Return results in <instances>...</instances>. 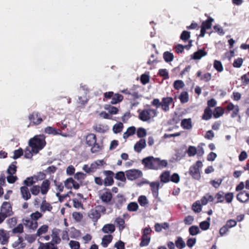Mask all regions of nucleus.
I'll use <instances>...</instances> for the list:
<instances>
[{
	"instance_id": "35",
	"label": "nucleus",
	"mask_w": 249,
	"mask_h": 249,
	"mask_svg": "<svg viewBox=\"0 0 249 249\" xmlns=\"http://www.w3.org/2000/svg\"><path fill=\"white\" fill-rule=\"evenodd\" d=\"M175 245L178 249H182L185 247V243L181 237H178L175 241Z\"/></svg>"
},
{
	"instance_id": "14",
	"label": "nucleus",
	"mask_w": 249,
	"mask_h": 249,
	"mask_svg": "<svg viewBox=\"0 0 249 249\" xmlns=\"http://www.w3.org/2000/svg\"><path fill=\"white\" fill-rule=\"evenodd\" d=\"M237 199L241 202H246L249 200V193L244 191L237 195Z\"/></svg>"
},
{
	"instance_id": "15",
	"label": "nucleus",
	"mask_w": 249,
	"mask_h": 249,
	"mask_svg": "<svg viewBox=\"0 0 249 249\" xmlns=\"http://www.w3.org/2000/svg\"><path fill=\"white\" fill-rule=\"evenodd\" d=\"M50 182L49 180H44L40 187V190L42 195H46L50 189Z\"/></svg>"
},
{
	"instance_id": "41",
	"label": "nucleus",
	"mask_w": 249,
	"mask_h": 249,
	"mask_svg": "<svg viewBox=\"0 0 249 249\" xmlns=\"http://www.w3.org/2000/svg\"><path fill=\"white\" fill-rule=\"evenodd\" d=\"M150 241V237L148 236L142 235V241L140 244L141 247H145L148 245Z\"/></svg>"
},
{
	"instance_id": "52",
	"label": "nucleus",
	"mask_w": 249,
	"mask_h": 249,
	"mask_svg": "<svg viewBox=\"0 0 249 249\" xmlns=\"http://www.w3.org/2000/svg\"><path fill=\"white\" fill-rule=\"evenodd\" d=\"M36 234H25L24 238L29 243H32L36 240Z\"/></svg>"
},
{
	"instance_id": "23",
	"label": "nucleus",
	"mask_w": 249,
	"mask_h": 249,
	"mask_svg": "<svg viewBox=\"0 0 249 249\" xmlns=\"http://www.w3.org/2000/svg\"><path fill=\"white\" fill-rule=\"evenodd\" d=\"M52 209L53 207L50 203L47 202L45 199L42 201L40 205V210L42 212L44 213L46 211L50 212Z\"/></svg>"
},
{
	"instance_id": "18",
	"label": "nucleus",
	"mask_w": 249,
	"mask_h": 249,
	"mask_svg": "<svg viewBox=\"0 0 249 249\" xmlns=\"http://www.w3.org/2000/svg\"><path fill=\"white\" fill-rule=\"evenodd\" d=\"M44 132L48 134L58 135L59 134H60V129L52 126H47L45 128Z\"/></svg>"
},
{
	"instance_id": "16",
	"label": "nucleus",
	"mask_w": 249,
	"mask_h": 249,
	"mask_svg": "<svg viewBox=\"0 0 249 249\" xmlns=\"http://www.w3.org/2000/svg\"><path fill=\"white\" fill-rule=\"evenodd\" d=\"M89 216L93 222H96L100 218L101 214L97 210L92 209L89 213Z\"/></svg>"
},
{
	"instance_id": "62",
	"label": "nucleus",
	"mask_w": 249,
	"mask_h": 249,
	"mask_svg": "<svg viewBox=\"0 0 249 249\" xmlns=\"http://www.w3.org/2000/svg\"><path fill=\"white\" fill-rule=\"evenodd\" d=\"M42 214L38 211L36 212L35 213H32L31 214V219L33 220H35L36 221L39 218L42 217Z\"/></svg>"
},
{
	"instance_id": "9",
	"label": "nucleus",
	"mask_w": 249,
	"mask_h": 249,
	"mask_svg": "<svg viewBox=\"0 0 249 249\" xmlns=\"http://www.w3.org/2000/svg\"><path fill=\"white\" fill-rule=\"evenodd\" d=\"M104 174L106 176L104 179V185L108 186L112 185L114 183L113 176L114 173L112 171L106 170L103 172Z\"/></svg>"
},
{
	"instance_id": "11",
	"label": "nucleus",
	"mask_w": 249,
	"mask_h": 249,
	"mask_svg": "<svg viewBox=\"0 0 249 249\" xmlns=\"http://www.w3.org/2000/svg\"><path fill=\"white\" fill-rule=\"evenodd\" d=\"M112 198V195L109 191H106L104 192L100 196V198L101 199L102 202L106 204H109Z\"/></svg>"
},
{
	"instance_id": "59",
	"label": "nucleus",
	"mask_w": 249,
	"mask_h": 249,
	"mask_svg": "<svg viewBox=\"0 0 249 249\" xmlns=\"http://www.w3.org/2000/svg\"><path fill=\"white\" fill-rule=\"evenodd\" d=\"M146 135V130L142 127L139 128L137 130V136L139 138H143Z\"/></svg>"
},
{
	"instance_id": "4",
	"label": "nucleus",
	"mask_w": 249,
	"mask_h": 249,
	"mask_svg": "<svg viewBox=\"0 0 249 249\" xmlns=\"http://www.w3.org/2000/svg\"><path fill=\"white\" fill-rule=\"evenodd\" d=\"M202 166V162L200 160H198L195 164L190 166L189 173L194 179L199 180L201 176L199 169L201 168Z\"/></svg>"
},
{
	"instance_id": "24",
	"label": "nucleus",
	"mask_w": 249,
	"mask_h": 249,
	"mask_svg": "<svg viewBox=\"0 0 249 249\" xmlns=\"http://www.w3.org/2000/svg\"><path fill=\"white\" fill-rule=\"evenodd\" d=\"M181 126L184 129H191L192 127L191 119L190 118L183 119L181 122Z\"/></svg>"
},
{
	"instance_id": "34",
	"label": "nucleus",
	"mask_w": 249,
	"mask_h": 249,
	"mask_svg": "<svg viewBox=\"0 0 249 249\" xmlns=\"http://www.w3.org/2000/svg\"><path fill=\"white\" fill-rule=\"evenodd\" d=\"M139 205L137 202H131L128 204L127 209L129 212H136L138 210Z\"/></svg>"
},
{
	"instance_id": "45",
	"label": "nucleus",
	"mask_w": 249,
	"mask_h": 249,
	"mask_svg": "<svg viewBox=\"0 0 249 249\" xmlns=\"http://www.w3.org/2000/svg\"><path fill=\"white\" fill-rule=\"evenodd\" d=\"M138 202L141 206L144 207L148 203V201L145 196H140L138 198Z\"/></svg>"
},
{
	"instance_id": "2",
	"label": "nucleus",
	"mask_w": 249,
	"mask_h": 249,
	"mask_svg": "<svg viewBox=\"0 0 249 249\" xmlns=\"http://www.w3.org/2000/svg\"><path fill=\"white\" fill-rule=\"evenodd\" d=\"M138 112L139 113V119L143 122H148L151 118H154L158 115V111L155 109H144L142 111L139 109Z\"/></svg>"
},
{
	"instance_id": "30",
	"label": "nucleus",
	"mask_w": 249,
	"mask_h": 249,
	"mask_svg": "<svg viewBox=\"0 0 249 249\" xmlns=\"http://www.w3.org/2000/svg\"><path fill=\"white\" fill-rule=\"evenodd\" d=\"M170 172L165 171L160 176V181L164 183H167L170 181Z\"/></svg>"
},
{
	"instance_id": "57",
	"label": "nucleus",
	"mask_w": 249,
	"mask_h": 249,
	"mask_svg": "<svg viewBox=\"0 0 249 249\" xmlns=\"http://www.w3.org/2000/svg\"><path fill=\"white\" fill-rule=\"evenodd\" d=\"M205 144L203 143H200L198 146L196 148V154H197L199 156H202L204 153V150L203 148V146Z\"/></svg>"
},
{
	"instance_id": "55",
	"label": "nucleus",
	"mask_w": 249,
	"mask_h": 249,
	"mask_svg": "<svg viewBox=\"0 0 249 249\" xmlns=\"http://www.w3.org/2000/svg\"><path fill=\"white\" fill-rule=\"evenodd\" d=\"M158 74L163 77L164 79L169 78L168 72L166 69H160L159 70Z\"/></svg>"
},
{
	"instance_id": "40",
	"label": "nucleus",
	"mask_w": 249,
	"mask_h": 249,
	"mask_svg": "<svg viewBox=\"0 0 249 249\" xmlns=\"http://www.w3.org/2000/svg\"><path fill=\"white\" fill-rule=\"evenodd\" d=\"M115 178L122 182H125L126 180L124 173L123 171H119L116 173L115 176Z\"/></svg>"
},
{
	"instance_id": "48",
	"label": "nucleus",
	"mask_w": 249,
	"mask_h": 249,
	"mask_svg": "<svg viewBox=\"0 0 249 249\" xmlns=\"http://www.w3.org/2000/svg\"><path fill=\"white\" fill-rule=\"evenodd\" d=\"M224 192L220 191L216 194L215 197L217 198V201L215 203L223 202L224 199Z\"/></svg>"
},
{
	"instance_id": "33",
	"label": "nucleus",
	"mask_w": 249,
	"mask_h": 249,
	"mask_svg": "<svg viewBox=\"0 0 249 249\" xmlns=\"http://www.w3.org/2000/svg\"><path fill=\"white\" fill-rule=\"evenodd\" d=\"M189 232L191 235L195 236L200 232L198 226L193 225L189 228Z\"/></svg>"
},
{
	"instance_id": "38",
	"label": "nucleus",
	"mask_w": 249,
	"mask_h": 249,
	"mask_svg": "<svg viewBox=\"0 0 249 249\" xmlns=\"http://www.w3.org/2000/svg\"><path fill=\"white\" fill-rule=\"evenodd\" d=\"M48 230V226L47 225H43L41 226L37 231L36 235L39 236L47 232Z\"/></svg>"
},
{
	"instance_id": "37",
	"label": "nucleus",
	"mask_w": 249,
	"mask_h": 249,
	"mask_svg": "<svg viewBox=\"0 0 249 249\" xmlns=\"http://www.w3.org/2000/svg\"><path fill=\"white\" fill-rule=\"evenodd\" d=\"M224 113V110L221 107H217L215 108L213 112V117L215 118H218L221 116Z\"/></svg>"
},
{
	"instance_id": "20",
	"label": "nucleus",
	"mask_w": 249,
	"mask_h": 249,
	"mask_svg": "<svg viewBox=\"0 0 249 249\" xmlns=\"http://www.w3.org/2000/svg\"><path fill=\"white\" fill-rule=\"evenodd\" d=\"M86 143L89 146H92L93 144L96 142V135L94 134H88L86 139Z\"/></svg>"
},
{
	"instance_id": "54",
	"label": "nucleus",
	"mask_w": 249,
	"mask_h": 249,
	"mask_svg": "<svg viewBox=\"0 0 249 249\" xmlns=\"http://www.w3.org/2000/svg\"><path fill=\"white\" fill-rule=\"evenodd\" d=\"M115 222L117 223V225H118L119 227V229L120 230H122L124 229V219L121 217H118L116 219Z\"/></svg>"
},
{
	"instance_id": "28",
	"label": "nucleus",
	"mask_w": 249,
	"mask_h": 249,
	"mask_svg": "<svg viewBox=\"0 0 249 249\" xmlns=\"http://www.w3.org/2000/svg\"><path fill=\"white\" fill-rule=\"evenodd\" d=\"M212 110L209 107H207L204 112V114L202 117V118L205 120H210L212 116Z\"/></svg>"
},
{
	"instance_id": "7",
	"label": "nucleus",
	"mask_w": 249,
	"mask_h": 249,
	"mask_svg": "<svg viewBox=\"0 0 249 249\" xmlns=\"http://www.w3.org/2000/svg\"><path fill=\"white\" fill-rule=\"evenodd\" d=\"M6 217L12 216L13 214L12 205L9 202H3L0 207V211Z\"/></svg>"
},
{
	"instance_id": "17",
	"label": "nucleus",
	"mask_w": 249,
	"mask_h": 249,
	"mask_svg": "<svg viewBox=\"0 0 249 249\" xmlns=\"http://www.w3.org/2000/svg\"><path fill=\"white\" fill-rule=\"evenodd\" d=\"M20 190L22 197L24 200H27L31 198V194L27 186H22L20 187Z\"/></svg>"
},
{
	"instance_id": "58",
	"label": "nucleus",
	"mask_w": 249,
	"mask_h": 249,
	"mask_svg": "<svg viewBox=\"0 0 249 249\" xmlns=\"http://www.w3.org/2000/svg\"><path fill=\"white\" fill-rule=\"evenodd\" d=\"M243 62V60L242 58H238L235 59L233 63V66L235 68H240Z\"/></svg>"
},
{
	"instance_id": "10",
	"label": "nucleus",
	"mask_w": 249,
	"mask_h": 249,
	"mask_svg": "<svg viewBox=\"0 0 249 249\" xmlns=\"http://www.w3.org/2000/svg\"><path fill=\"white\" fill-rule=\"evenodd\" d=\"M9 238V232L3 229H0V243L2 245L6 244L8 242Z\"/></svg>"
},
{
	"instance_id": "56",
	"label": "nucleus",
	"mask_w": 249,
	"mask_h": 249,
	"mask_svg": "<svg viewBox=\"0 0 249 249\" xmlns=\"http://www.w3.org/2000/svg\"><path fill=\"white\" fill-rule=\"evenodd\" d=\"M33 195L37 196L40 192V187L38 185H33L30 189Z\"/></svg>"
},
{
	"instance_id": "22",
	"label": "nucleus",
	"mask_w": 249,
	"mask_h": 249,
	"mask_svg": "<svg viewBox=\"0 0 249 249\" xmlns=\"http://www.w3.org/2000/svg\"><path fill=\"white\" fill-rule=\"evenodd\" d=\"M24 225L32 230L36 229L38 226L37 222L32 219L25 220Z\"/></svg>"
},
{
	"instance_id": "64",
	"label": "nucleus",
	"mask_w": 249,
	"mask_h": 249,
	"mask_svg": "<svg viewBox=\"0 0 249 249\" xmlns=\"http://www.w3.org/2000/svg\"><path fill=\"white\" fill-rule=\"evenodd\" d=\"M44 247L45 248V249H58L56 245L52 242L44 244Z\"/></svg>"
},
{
	"instance_id": "32",
	"label": "nucleus",
	"mask_w": 249,
	"mask_h": 249,
	"mask_svg": "<svg viewBox=\"0 0 249 249\" xmlns=\"http://www.w3.org/2000/svg\"><path fill=\"white\" fill-rule=\"evenodd\" d=\"M104 108L106 110H107L111 114H116L119 111L117 107L109 104L105 105Z\"/></svg>"
},
{
	"instance_id": "49",
	"label": "nucleus",
	"mask_w": 249,
	"mask_h": 249,
	"mask_svg": "<svg viewBox=\"0 0 249 249\" xmlns=\"http://www.w3.org/2000/svg\"><path fill=\"white\" fill-rule=\"evenodd\" d=\"M210 223L208 221H203L199 223V227L202 230H207L210 228Z\"/></svg>"
},
{
	"instance_id": "3",
	"label": "nucleus",
	"mask_w": 249,
	"mask_h": 249,
	"mask_svg": "<svg viewBox=\"0 0 249 249\" xmlns=\"http://www.w3.org/2000/svg\"><path fill=\"white\" fill-rule=\"evenodd\" d=\"M28 118L30 122V124L38 125L46 119V116L37 111H34L29 114Z\"/></svg>"
},
{
	"instance_id": "36",
	"label": "nucleus",
	"mask_w": 249,
	"mask_h": 249,
	"mask_svg": "<svg viewBox=\"0 0 249 249\" xmlns=\"http://www.w3.org/2000/svg\"><path fill=\"white\" fill-rule=\"evenodd\" d=\"M201 205L202 204L200 203V201L197 200L192 205L193 210L197 213L200 212L202 210Z\"/></svg>"
},
{
	"instance_id": "47",
	"label": "nucleus",
	"mask_w": 249,
	"mask_h": 249,
	"mask_svg": "<svg viewBox=\"0 0 249 249\" xmlns=\"http://www.w3.org/2000/svg\"><path fill=\"white\" fill-rule=\"evenodd\" d=\"M36 182L34 180V178L33 177H28L23 181V184L25 186H30Z\"/></svg>"
},
{
	"instance_id": "61",
	"label": "nucleus",
	"mask_w": 249,
	"mask_h": 249,
	"mask_svg": "<svg viewBox=\"0 0 249 249\" xmlns=\"http://www.w3.org/2000/svg\"><path fill=\"white\" fill-rule=\"evenodd\" d=\"M196 243V238H189L187 240V245L190 248H192Z\"/></svg>"
},
{
	"instance_id": "39",
	"label": "nucleus",
	"mask_w": 249,
	"mask_h": 249,
	"mask_svg": "<svg viewBox=\"0 0 249 249\" xmlns=\"http://www.w3.org/2000/svg\"><path fill=\"white\" fill-rule=\"evenodd\" d=\"M123 128V124L119 122V123L116 124L113 126V131L114 133L117 134L121 132L122 131Z\"/></svg>"
},
{
	"instance_id": "42",
	"label": "nucleus",
	"mask_w": 249,
	"mask_h": 249,
	"mask_svg": "<svg viewBox=\"0 0 249 249\" xmlns=\"http://www.w3.org/2000/svg\"><path fill=\"white\" fill-rule=\"evenodd\" d=\"M163 57L165 61L166 62H170L172 61L174 58L173 54L168 51L164 53Z\"/></svg>"
},
{
	"instance_id": "13",
	"label": "nucleus",
	"mask_w": 249,
	"mask_h": 249,
	"mask_svg": "<svg viewBox=\"0 0 249 249\" xmlns=\"http://www.w3.org/2000/svg\"><path fill=\"white\" fill-rule=\"evenodd\" d=\"M146 145V144L145 139H141L134 145V149L136 152L140 153L142 149L145 147Z\"/></svg>"
},
{
	"instance_id": "8",
	"label": "nucleus",
	"mask_w": 249,
	"mask_h": 249,
	"mask_svg": "<svg viewBox=\"0 0 249 249\" xmlns=\"http://www.w3.org/2000/svg\"><path fill=\"white\" fill-rule=\"evenodd\" d=\"M171 104H174L173 98L171 97H163L161 101V107L164 112H167L169 110V107ZM174 105H173V107Z\"/></svg>"
},
{
	"instance_id": "27",
	"label": "nucleus",
	"mask_w": 249,
	"mask_h": 249,
	"mask_svg": "<svg viewBox=\"0 0 249 249\" xmlns=\"http://www.w3.org/2000/svg\"><path fill=\"white\" fill-rule=\"evenodd\" d=\"M156 162L157 163L156 165V170L161 168L165 167L168 164V162L166 160H160V158H156Z\"/></svg>"
},
{
	"instance_id": "6",
	"label": "nucleus",
	"mask_w": 249,
	"mask_h": 249,
	"mask_svg": "<svg viewBox=\"0 0 249 249\" xmlns=\"http://www.w3.org/2000/svg\"><path fill=\"white\" fill-rule=\"evenodd\" d=\"M127 178L130 180L136 179L142 176V172L138 169H130L125 171Z\"/></svg>"
},
{
	"instance_id": "46",
	"label": "nucleus",
	"mask_w": 249,
	"mask_h": 249,
	"mask_svg": "<svg viewBox=\"0 0 249 249\" xmlns=\"http://www.w3.org/2000/svg\"><path fill=\"white\" fill-rule=\"evenodd\" d=\"M213 67L218 72H221L223 70V68L221 62L218 60H214L213 63Z\"/></svg>"
},
{
	"instance_id": "43",
	"label": "nucleus",
	"mask_w": 249,
	"mask_h": 249,
	"mask_svg": "<svg viewBox=\"0 0 249 249\" xmlns=\"http://www.w3.org/2000/svg\"><path fill=\"white\" fill-rule=\"evenodd\" d=\"M186 153L189 157L194 156L197 153L196 148L194 146H189L186 151Z\"/></svg>"
},
{
	"instance_id": "26",
	"label": "nucleus",
	"mask_w": 249,
	"mask_h": 249,
	"mask_svg": "<svg viewBox=\"0 0 249 249\" xmlns=\"http://www.w3.org/2000/svg\"><path fill=\"white\" fill-rule=\"evenodd\" d=\"M214 19L209 17L207 19L202 22L201 27L204 28L206 29H209L211 28L212 23Z\"/></svg>"
},
{
	"instance_id": "63",
	"label": "nucleus",
	"mask_w": 249,
	"mask_h": 249,
	"mask_svg": "<svg viewBox=\"0 0 249 249\" xmlns=\"http://www.w3.org/2000/svg\"><path fill=\"white\" fill-rule=\"evenodd\" d=\"M69 245L71 249H79L80 248L79 243L76 241L71 240Z\"/></svg>"
},
{
	"instance_id": "1",
	"label": "nucleus",
	"mask_w": 249,
	"mask_h": 249,
	"mask_svg": "<svg viewBox=\"0 0 249 249\" xmlns=\"http://www.w3.org/2000/svg\"><path fill=\"white\" fill-rule=\"evenodd\" d=\"M45 145V138L43 135H36L29 141V145L31 147L33 153L35 154L38 153Z\"/></svg>"
},
{
	"instance_id": "19",
	"label": "nucleus",
	"mask_w": 249,
	"mask_h": 249,
	"mask_svg": "<svg viewBox=\"0 0 249 249\" xmlns=\"http://www.w3.org/2000/svg\"><path fill=\"white\" fill-rule=\"evenodd\" d=\"M115 230V227L112 224L105 225L102 229V231L105 233H113Z\"/></svg>"
},
{
	"instance_id": "21",
	"label": "nucleus",
	"mask_w": 249,
	"mask_h": 249,
	"mask_svg": "<svg viewBox=\"0 0 249 249\" xmlns=\"http://www.w3.org/2000/svg\"><path fill=\"white\" fill-rule=\"evenodd\" d=\"M113 236L110 234L104 235L102 240V246L104 248H107L108 244L111 242Z\"/></svg>"
},
{
	"instance_id": "29",
	"label": "nucleus",
	"mask_w": 249,
	"mask_h": 249,
	"mask_svg": "<svg viewBox=\"0 0 249 249\" xmlns=\"http://www.w3.org/2000/svg\"><path fill=\"white\" fill-rule=\"evenodd\" d=\"M123 99V96L120 94H115L111 98L110 103L114 105L121 102Z\"/></svg>"
},
{
	"instance_id": "5",
	"label": "nucleus",
	"mask_w": 249,
	"mask_h": 249,
	"mask_svg": "<svg viewBox=\"0 0 249 249\" xmlns=\"http://www.w3.org/2000/svg\"><path fill=\"white\" fill-rule=\"evenodd\" d=\"M156 158L149 156L142 159V163L145 168L148 169L156 170Z\"/></svg>"
},
{
	"instance_id": "12",
	"label": "nucleus",
	"mask_w": 249,
	"mask_h": 249,
	"mask_svg": "<svg viewBox=\"0 0 249 249\" xmlns=\"http://www.w3.org/2000/svg\"><path fill=\"white\" fill-rule=\"evenodd\" d=\"M160 183L159 181L152 182L150 183L151 191L153 196L157 198L159 195V190L160 188Z\"/></svg>"
},
{
	"instance_id": "50",
	"label": "nucleus",
	"mask_w": 249,
	"mask_h": 249,
	"mask_svg": "<svg viewBox=\"0 0 249 249\" xmlns=\"http://www.w3.org/2000/svg\"><path fill=\"white\" fill-rule=\"evenodd\" d=\"M190 37V32L187 31H183L181 34L180 38L183 41H186Z\"/></svg>"
},
{
	"instance_id": "25",
	"label": "nucleus",
	"mask_w": 249,
	"mask_h": 249,
	"mask_svg": "<svg viewBox=\"0 0 249 249\" xmlns=\"http://www.w3.org/2000/svg\"><path fill=\"white\" fill-rule=\"evenodd\" d=\"M207 54V53L203 50H199L197 52L194 53L192 56V58L194 59H200L203 56H205Z\"/></svg>"
},
{
	"instance_id": "60",
	"label": "nucleus",
	"mask_w": 249,
	"mask_h": 249,
	"mask_svg": "<svg viewBox=\"0 0 249 249\" xmlns=\"http://www.w3.org/2000/svg\"><path fill=\"white\" fill-rule=\"evenodd\" d=\"M95 131L99 133H104L106 131L102 124H96L93 126Z\"/></svg>"
},
{
	"instance_id": "53",
	"label": "nucleus",
	"mask_w": 249,
	"mask_h": 249,
	"mask_svg": "<svg viewBox=\"0 0 249 249\" xmlns=\"http://www.w3.org/2000/svg\"><path fill=\"white\" fill-rule=\"evenodd\" d=\"M23 231V226L22 224H19L16 227L12 230L13 233H21Z\"/></svg>"
},
{
	"instance_id": "31",
	"label": "nucleus",
	"mask_w": 249,
	"mask_h": 249,
	"mask_svg": "<svg viewBox=\"0 0 249 249\" xmlns=\"http://www.w3.org/2000/svg\"><path fill=\"white\" fill-rule=\"evenodd\" d=\"M16 163L17 161H14L9 166L7 170V172L9 175H14L16 173L17 168Z\"/></svg>"
},
{
	"instance_id": "51",
	"label": "nucleus",
	"mask_w": 249,
	"mask_h": 249,
	"mask_svg": "<svg viewBox=\"0 0 249 249\" xmlns=\"http://www.w3.org/2000/svg\"><path fill=\"white\" fill-rule=\"evenodd\" d=\"M184 86V84L182 80H177L174 83V87L176 89H179Z\"/></svg>"
},
{
	"instance_id": "44",
	"label": "nucleus",
	"mask_w": 249,
	"mask_h": 249,
	"mask_svg": "<svg viewBox=\"0 0 249 249\" xmlns=\"http://www.w3.org/2000/svg\"><path fill=\"white\" fill-rule=\"evenodd\" d=\"M179 99L182 103L187 102L189 100L188 92L186 91L182 92L179 95Z\"/></svg>"
}]
</instances>
